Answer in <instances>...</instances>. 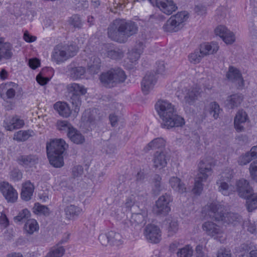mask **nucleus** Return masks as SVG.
Segmentation results:
<instances>
[{"instance_id": "nucleus-46", "label": "nucleus", "mask_w": 257, "mask_h": 257, "mask_svg": "<svg viewBox=\"0 0 257 257\" xmlns=\"http://www.w3.org/2000/svg\"><path fill=\"white\" fill-rule=\"evenodd\" d=\"M108 57L113 59H120L123 57V53L119 49H111L107 51Z\"/></svg>"}, {"instance_id": "nucleus-37", "label": "nucleus", "mask_w": 257, "mask_h": 257, "mask_svg": "<svg viewBox=\"0 0 257 257\" xmlns=\"http://www.w3.org/2000/svg\"><path fill=\"white\" fill-rule=\"evenodd\" d=\"M246 199V205L249 212H251L257 208V194L251 193Z\"/></svg>"}, {"instance_id": "nucleus-22", "label": "nucleus", "mask_w": 257, "mask_h": 257, "mask_svg": "<svg viewBox=\"0 0 257 257\" xmlns=\"http://www.w3.org/2000/svg\"><path fill=\"white\" fill-rule=\"evenodd\" d=\"M0 191L9 202L15 201L16 198L15 197L14 189L8 182L4 181L0 183Z\"/></svg>"}, {"instance_id": "nucleus-56", "label": "nucleus", "mask_w": 257, "mask_h": 257, "mask_svg": "<svg viewBox=\"0 0 257 257\" xmlns=\"http://www.w3.org/2000/svg\"><path fill=\"white\" fill-rule=\"evenodd\" d=\"M142 49H139V51H136L133 49L128 53V58L132 62H135L137 61L141 54Z\"/></svg>"}, {"instance_id": "nucleus-23", "label": "nucleus", "mask_w": 257, "mask_h": 257, "mask_svg": "<svg viewBox=\"0 0 257 257\" xmlns=\"http://www.w3.org/2000/svg\"><path fill=\"white\" fill-rule=\"evenodd\" d=\"M34 189V185L30 181H27L23 183L21 192L22 199L26 201L31 200Z\"/></svg>"}, {"instance_id": "nucleus-58", "label": "nucleus", "mask_w": 257, "mask_h": 257, "mask_svg": "<svg viewBox=\"0 0 257 257\" xmlns=\"http://www.w3.org/2000/svg\"><path fill=\"white\" fill-rule=\"evenodd\" d=\"M83 174V168L80 165H76L72 169V175L73 178L81 177Z\"/></svg>"}, {"instance_id": "nucleus-42", "label": "nucleus", "mask_w": 257, "mask_h": 257, "mask_svg": "<svg viewBox=\"0 0 257 257\" xmlns=\"http://www.w3.org/2000/svg\"><path fill=\"white\" fill-rule=\"evenodd\" d=\"M33 212L37 215H44L45 216L49 215L50 213L49 208L39 203H35L33 208Z\"/></svg>"}, {"instance_id": "nucleus-31", "label": "nucleus", "mask_w": 257, "mask_h": 257, "mask_svg": "<svg viewBox=\"0 0 257 257\" xmlns=\"http://www.w3.org/2000/svg\"><path fill=\"white\" fill-rule=\"evenodd\" d=\"M54 109L62 116L68 117L71 113V109L68 104L64 102H57L54 105Z\"/></svg>"}, {"instance_id": "nucleus-60", "label": "nucleus", "mask_w": 257, "mask_h": 257, "mask_svg": "<svg viewBox=\"0 0 257 257\" xmlns=\"http://www.w3.org/2000/svg\"><path fill=\"white\" fill-rule=\"evenodd\" d=\"M229 31V30H228L225 26L221 25L216 27L214 30L215 34L219 36L221 38L224 37V35Z\"/></svg>"}, {"instance_id": "nucleus-33", "label": "nucleus", "mask_w": 257, "mask_h": 257, "mask_svg": "<svg viewBox=\"0 0 257 257\" xmlns=\"http://www.w3.org/2000/svg\"><path fill=\"white\" fill-rule=\"evenodd\" d=\"M67 136L74 143L82 144L85 142L84 137L74 127L67 133Z\"/></svg>"}, {"instance_id": "nucleus-6", "label": "nucleus", "mask_w": 257, "mask_h": 257, "mask_svg": "<svg viewBox=\"0 0 257 257\" xmlns=\"http://www.w3.org/2000/svg\"><path fill=\"white\" fill-rule=\"evenodd\" d=\"M99 79L104 86L112 87L118 83L124 82L126 79V75L121 69L116 68L102 73Z\"/></svg>"}, {"instance_id": "nucleus-54", "label": "nucleus", "mask_w": 257, "mask_h": 257, "mask_svg": "<svg viewBox=\"0 0 257 257\" xmlns=\"http://www.w3.org/2000/svg\"><path fill=\"white\" fill-rule=\"evenodd\" d=\"M204 56L199 51H195L189 55V60L191 63L197 64L200 62Z\"/></svg>"}, {"instance_id": "nucleus-44", "label": "nucleus", "mask_w": 257, "mask_h": 257, "mask_svg": "<svg viewBox=\"0 0 257 257\" xmlns=\"http://www.w3.org/2000/svg\"><path fill=\"white\" fill-rule=\"evenodd\" d=\"M109 243L114 245H118L121 243L122 238L121 235L114 231L108 232Z\"/></svg>"}, {"instance_id": "nucleus-63", "label": "nucleus", "mask_w": 257, "mask_h": 257, "mask_svg": "<svg viewBox=\"0 0 257 257\" xmlns=\"http://www.w3.org/2000/svg\"><path fill=\"white\" fill-rule=\"evenodd\" d=\"M108 232L107 233H101L99 235L98 239L103 245H107L109 243Z\"/></svg>"}, {"instance_id": "nucleus-20", "label": "nucleus", "mask_w": 257, "mask_h": 257, "mask_svg": "<svg viewBox=\"0 0 257 257\" xmlns=\"http://www.w3.org/2000/svg\"><path fill=\"white\" fill-rule=\"evenodd\" d=\"M156 78L153 72H148L142 81V90L145 94H148L153 89Z\"/></svg>"}, {"instance_id": "nucleus-49", "label": "nucleus", "mask_w": 257, "mask_h": 257, "mask_svg": "<svg viewBox=\"0 0 257 257\" xmlns=\"http://www.w3.org/2000/svg\"><path fill=\"white\" fill-rule=\"evenodd\" d=\"M253 159L249 152H247L245 154L239 157L238 163L239 165L243 166L249 163Z\"/></svg>"}, {"instance_id": "nucleus-11", "label": "nucleus", "mask_w": 257, "mask_h": 257, "mask_svg": "<svg viewBox=\"0 0 257 257\" xmlns=\"http://www.w3.org/2000/svg\"><path fill=\"white\" fill-rule=\"evenodd\" d=\"M202 228L208 235L214 238L222 237L223 233L222 227L211 221H206L203 223Z\"/></svg>"}, {"instance_id": "nucleus-14", "label": "nucleus", "mask_w": 257, "mask_h": 257, "mask_svg": "<svg viewBox=\"0 0 257 257\" xmlns=\"http://www.w3.org/2000/svg\"><path fill=\"white\" fill-rule=\"evenodd\" d=\"M227 79L235 83L238 89H241L244 86V82L239 70L233 67H230L226 74Z\"/></svg>"}, {"instance_id": "nucleus-61", "label": "nucleus", "mask_w": 257, "mask_h": 257, "mask_svg": "<svg viewBox=\"0 0 257 257\" xmlns=\"http://www.w3.org/2000/svg\"><path fill=\"white\" fill-rule=\"evenodd\" d=\"M217 257H231L230 250L225 248H220L217 252Z\"/></svg>"}, {"instance_id": "nucleus-32", "label": "nucleus", "mask_w": 257, "mask_h": 257, "mask_svg": "<svg viewBox=\"0 0 257 257\" xmlns=\"http://www.w3.org/2000/svg\"><path fill=\"white\" fill-rule=\"evenodd\" d=\"M146 199L143 194H139L137 195H131L126 199L125 205L127 208H131L135 206V204L143 203L146 202Z\"/></svg>"}, {"instance_id": "nucleus-59", "label": "nucleus", "mask_w": 257, "mask_h": 257, "mask_svg": "<svg viewBox=\"0 0 257 257\" xmlns=\"http://www.w3.org/2000/svg\"><path fill=\"white\" fill-rule=\"evenodd\" d=\"M222 39L223 41L227 44H232L235 40L234 34L230 31L228 32Z\"/></svg>"}, {"instance_id": "nucleus-8", "label": "nucleus", "mask_w": 257, "mask_h": 257, "mask_svg": "<svg viewBox=\"0 0 257 257\" xmlns=\"http://www.w3.org/2000/svg\"><path fill=\"white\" fill-rule=\"evenodd\" d=\"M172 201L171 196L167 193L161 196L156 202L153 212L157 215H167L170 211V203Z\"/></svg>"}, {"instance_id": "nucleus-51", "label": "nucleus", "mask_w": 257, "mask_h": 257, "mask_svg": "<svg viewBox=\"0 0 257 257\" xmlns=\"http://www.w3.org/2000/svg\"><path fill=\"white\" fill-rule=\"evenodd\" d=\"M161 180L162 178L160 176L157 175L155 177L153 191L157 194H159L164 189L163 186L161 183Z\"/></svg>"}, {"instance_id": "nucleus-39", "label": "nucleus", "mask_w": 257, "mask_h": 257, "mask_svg": "<svg viewBox=\"0 0 257 257\" xmlns=\"http://www.w3.org/2000/svg\"><path fill=\"white\" fill-rule=\"evenodd\" d=\"M193 249L190 245H186L184 247L179 248L176 254L177 257H192Z\"/></svg>"}, {"instance_id": "nucleus-2", "label": "nucleus", "mask_w": 257, "mask_h": 257, "mask_svg": "<svg viewBox=\"0 0 257 257\" xmlns=\"http://www.w3.org/2000/svg\"><path fill=\"white\" fill-rule=\"evenodd\" d=\"M68 145L62 139H54L47 143L46 149L50 163L54 167L60 168L64 165L63 154Z\"/></svg>"}, {"instance_id": "nucleus-48", "label": "nucleus", "mask_w": 257, "mask_h": 257, "mask_svg": "<svg viewBox=\"0 0 257 257\" xmlns=\"http://www.w3.org/2000/svg\"><path fill=\"white\" fill-rule=\"evenodd\" d=\"M233 177V171L231 169H226L220 175L219 180H222V181L229 182L230 180Z\"/></svg>"}, {"instance_id": "nucleus-27", "label": "nucleus", "mask_w": 257, "mask_h": 257, "mask_svg": "<svg viewBox=\"0 0 257 257\" xmlns=\"http://www.w3.org/2000/svg\"><path fill=\"white\" fill-rule=\"evenodd\" d=\"M16 84L13 82H8L3 83L0 85V94L2 97H3L4 92L6 91V94L8 98H12L15 95V90L14 88Z\"/></svg>"}, {"instance_id": "nucleus-36", "label": "nucleus", "mask_w": 257, "mask_h": 257, "mask_svg": "<svg viewBox=\"0 0 257 257\" xmlns=\"http://www.w3.org/2000/svg\"><path fill=\"white\" fill-rule=\"evenodd\" d=\"M166 145L165 140L162 138H158L150 142L146 146L147 151L154 149H159V151L163 150Z\"/></svg>"}, {"instance_id": "nucleus-5", "label": "nucleus", "mask_w": 257, "mask_h": 257, "mask_svg": "<svg viewBox=\"0 0 257 257\" xmlns=\"http://www.w3.org/2000/svg\"><path fill=\"white\" fill-rule=\"evenodd\" d=\"M77 51V48L74 45H58L54 47L52 53V61L57 64L63 63L74 56Z\"/></svg>"}, {"instance_id": "nucleus-43", "label": "nucleus", "mask_w": 257, "mask_h": 257, "mask_svg": "<svg viewBox=\"0 0 257 257\" xmlns=\"http://www.w3.org/2000/svg\"><path fill=\"white\" fill-rule=\"evenodd\" d=\"M207 110L214 119H216L218 117L220 109L219 105L216 102H212L210 103L207 106Z\"/></svg>"}, {"instance_id": "nucleus-21", "label": "nucleus", "mask_w": 257, "mask_h": 257, "mask_svg": "<svg viewBox=\"0 0 257 257\" xmlns=\"http://www.w3.org/2000/svg\"><path fill=\"white\" fill-rule=\"evenodd\" d=\"M244 99L242 94L237 93L227 96L225 101L226 106L229 109H234L240 105Z\"/></svg>"}, {"instance_id": "nucleus-15", "label": "nucleus", "mask_w": 257, "mask_h": 257, "mask_svg": "<svg viewBox=\"0 0 257 257\" xmlns=\"http://www.w3.org/2000/svg\"><path fill=\"white\" fill-rule=\"evenodd\" d=\"M147 215V213L146 209H141L139 212L132 213L131 218L125 223L128 227L135 228L144 223Z\"/></svg>"}, {"instance_id": "nucleus-12", "label": "nucleus", "mask_w": 257, "mask_h": 257, "mask_svg": "<svg viewBox=\"0 0 257 257\" xmlns=\"http://www.w3.org/2000/svg\"><path fill=\"white\" fill-rule=\"evenodd\" d=\"M144 234L147 239L152 243H158L161 239L160 229L154 225H148L145 229Z\"/></svg>"}, {"instance_id": "nucleus-40", "label": "nucleus", "mask_w": 257, "mask_h": 257, "mask_svg": "<svg viewBox=\"0 0 257 257\" xmlns=\"http://www.w3.org/2000/svg\"><path fill=\"white\" fill-rule=\"evenodd\" d=\"M92 61L88 65V70L92 74H97L100 71L101 60L99 58L94 57Z\"/></svg>"}, {"instance_id": "nucleus-4", "label": "nucleus", "mask_w": 257, "mask_h": 257, "mask_svg": "<svg viewBox=\"0 0 257 257\" xmlns=\"http://www.w3.org/2000/svg\"><path fill=\"white\" fill-rule=\"evenodd\" d=\"M199 173L196 177L193 192L194 194L200 195L203 188L202 182L207 180L208 177L212 173L211 165L207 160H201L198 164Z\"/></svg>"}, {"instance_id": "nucleus-25", "label": "nucleus", "mask_w": 257, "mask_h": 257, "mask_svg": "<svg viewBox=\"0 0 257 257\" xmlns=\"http://www.w3.org/2000/svg\"><path fill=\"white\" fill-rule=\"evenodd\" d=\"M169 184L175 191L179 193L182 194L186 192L185 184L177 177H171L169 179Z\"/></svg>"}, {"instance_id": "nucleus-47", "label": "nucleus", "mask_w": 257, "mask_h": 257, "mask_svg": "<svg viewBox=\"0 0 257 257\" xmlns=\"http://www.w3.org/2000/svg\"><path fill=\"white\" fill-rule=\"evenodd\" d=\"M32 131H20L17 132V141L24 142L32 136Z\"/></svg>"}, {"instance_id": "nucleus-28", "label": "nucleus", "mask_w": 257, "mask_h": 257, "mask_svg": "<svg viewBox=\"0 0 257 257\" xmlns=\"http://www.w3.org/2000/svg\"><path fill=\"white\" fill-rule=\"evenodd\" d=\"M218 49L219 46L216 43H204L200 45V53L204 57L216 53Z\"/></svg>"}, {"instance_id": "nucleus-19", "label": "nucleus", "mask_w": 257, "mask_h": 257, "mask_svg": "<svg viewBox=\"0 0 257 257\" xmlns=\"http://www.w3.org/2000/svg\"><path fill=\"white\" fill-rule=\"evenodd\" d=\"M200 95V89L197 86L186 89L184 92V101L186 104L192 105Z\"/></svg>"}, {"instance_id": "nucleus-9", "label": "nucleus", "mask_w": 257, "mask_h": 257, "mask_svg": "<svg viewBox=\"0 0 257 257\" xmlns=\"http://www.w3.org/2000/svg\"><path fill=\"white\" fill-rule=\"evenodd\" d=\"M170 159V155L166 149L157 151L153 155L152 159L153 166L155 169L161 170L167 165Z\"/></svg>"}, {"instance_id": "nucleus-1", "label": "nucleus", "mask_w": 257, "mask_h": 257, "mask_svg": "<svg viewBox=\"0 0 257 257\" xmlns=\"http://www.w3.org/2000/svg\"><path fill=\"white\" fill-rule=\"evenodd\" d=\"M156 109L162 120L163 127L170 129L182 126L185 124L183 117L177 113L175 106L166 100H159L155 105Z\"/></svg>"}, {"instance_id": "nucleus-7", "label": "nucleus", "mask_w": 257, "mask_h": 257, "mask_svg": "<svg viewBox=\"0 0 257 257\" xmlns=\"http://www.w3.org/2000/svg\"><path fill=\"white\" fill-rule=\"evenodd\" d=\"M188 18V14L186 12H179L172 16L166 22L163 28L165 31L169 32H177L182 29L184 23Z\"/></svg>"}, {"instance_id": "nucleus-10", "label": "nucleus", "mask_w": 257, "mask_h": 257, "mask_svg": "<svg viewBox=\"0 0 257 257\" xmlns=\"http://www.w3.org/2000/svg\"><path fill=\"white\" fill-rule=\"evenodd\" d=\"M119 28V30L121 32L122 36L125 37L124 43L125 42L127 38L130 36L136 34L138 31L137 25L132 22H126L123 20L117 19Z\"/></svg>"}, {"instance_id": "nucleus-41", "label": "nucleus", "mask_w": 257, "mask_h": 257, "mask_svg": "<svg viewBox=\"0 0 257 257\" xmlns=\"http://www.w3.org/2000/svg\"><path fill=\"white\" fill-rule=\"evenodd\" d=\"M169 224L168 227L169 235L172 236L177 232L178 230V222L176 218L169 217L167 219Z\"/></svg>"}, {"instance_id": "nucleus-16", "label": "nucleus", "mask_w": 257, "mask_h": 257, "mask_svg": "<svg viewBox=\"0 0 257 257\" xmlns=\"http://www.w3.org/2000/svg\"><path fill=\"white\" fill-rule=\"evenodd\" d=\"M236 187L238 195L243 198L248 197L253 192V189L249 185L248 182L243 179L236 181Z\"/></svg>"}, {"instance_id": "nucleus-52", "label": "nucleus", "mask_w": 257, "mask_h": 257, "mask_svg": "<svg viewBox=\"0 0 257 257\" xmlns=\"http://www.w3.org/2000/svg\"><path fill=\"white\" fill-rule=\"evenodd\" d=\"M248 170L251 179L257 182V161L250 164Z\"/></svg>"}, {"instance_id": "nucleus-13", "label": "nucleus", "mask_w": 257, "mask_h": 257, "mask_svg": "<svg viewBox=\"0 0 257 257\" xmlns=\"http://www.w3.org/2000/svg\"><path fill=\"white\" fill-rule=\"evenodd\" d=\"M117 25H118V23L117 19L110 24L107 29L108 37L112 40L119 43H124L125 37L122 36Z\"/></svg>"}, {"instance_id": "nucleus-24", "label": "nucleus", "mask_w": 257, "mask_h": 257, "mask_svg": "<svg viewBox=\"0 0 257 257\" xmlns=\"http://www.w3.org/2000/svg\"><path fill=\"white\" fill-rule=\"evenodd\" d=\"M12 46L11 43L5 42V39L0 37V61L9 59L12 56Z\"/></svg>"}, {"instance_id": "nucleus-35", "label": "nucleus", "mask_w": 257, "mask_h": 257, "mask_svg": "<svg viewBox=\"0 0 257 257\" xmlns=\"http://www.w3.org/2000/svg\"><path fill=\"white\" fill-rule=\"evenodd\" d=\"M66 88L68 92L71 94L84 95L86 93V89L83 85L76 83L67 85Z\"/></svg>"}, {"instance_id": "nucleus-50", "label": "nucleus", "mask_w": 257, "mask_h": 257, "mask_svg": "<svg viewBox=\"0 0 257 257\" xmlns=\"http://www.w3.org/2000/svg\"><path fill=\"white\" fill-rule=\"evenodd\" d=\"M57 126L59 130L67 131V133L73 127V126L66 120H58L57 122Z\"/></svg>"}, {"instance_id": "nucleus-17", "label": "nucleus", "mask_w": 257, "mask_h": 257, "mask_svg": "<svg viewBox=\"0 0 257 257\" xmlns=\"http://www.w3.org/2000/svg\"><path fill=\"white\" fill-rule=\"evenodd\" d=\"M156 5L163 13L168 15L177 9L173 0H156Z\"/></svg>"}, {"instance_id": "nucleus-29", "label": "nucleus", "mask_w": 257, "mask_h": 257, "mask_svg": "<svg viewBox=\"0 0 257 257\" xmlns=\"http://www.w3.org/2000/svg\"><path fill=\"white\" fill-rule=\"evenodd\" d=\"M228 182L218 180L216 184L218 186V191L224 196H229L234 191L233 186L228 183Z\"/></svg>"}, {"instance_id": "nucleus-18", "label": "nucleus", "mask_w": 257, "mask_h": 257, "mask_svg": "<svg viewBox=\"0 0 257 257\" xmlns=\"http://www.w3.org/2000/svg\"><path fill=\"white\" fill-rule=\"evenodd\" d=\"M248 119L246 112L243 109L239 110L234 118V125L236 131L237 132L244 131V125Z\"/></svg>"}, {"instance_id": "nucleus-64", "label": "nucleus", "mask_w": 257, "mask_h": 257, "mask_svg": "<svg viewBox=\"0 0 257 257\" xmlns=\"http://www.w3.org/2000/svg\"><path fill=\"white\" fill-rule=\"evenodd\" d=\"M9 224V221L6 215L2 213L0 216V225L4 228H6Z\"/></svg>"}, {"instance_id": "nucleus-53", "label": "nucleus", "mask_w": 257, "mask_h": 257, "mask_svg": "<svg viewBox=\"0 0 257 257\" xmlns=\"http://www.w3.org/2000/svg\"><path fill=\"white\" fill-rule=\"evenodd\" d=\"M69 24L74 28L80 29L82 26V23L80 17L77 15H73L69 20Z\"/></svg>"}, {"instance_id": "nucleus-30", "label": "nucleus", "mask_w": 257, "mask_h": 257, "mask_svg": "<svg viewBox=\"0 0 257 257\" xmlns=\"http://www.w3.org/2000/svg\"><path fill=\"white\" fill-rule=\"evenodd\" d=\"M64 211L66 218L69 220L74 219L83 211L81 208L74 205L67 206Z\"/></svg>"}, {"instance_id": "nucleus-26", "label": "nucleus", "mask_w": 257, "mask_h": 257, "mask_svg": "<svg viewBox=\"0 0 257 257\" xmlns=\"http://www.w3.org/2000/svg\"><path fill=\"white\" fill-rule=\"evenodd\" d=\"M70 77L74 80L81 78L85 73V69L82 66H76L74 63H71L67 66Z\"/></svg>"}, {"instance_id": "nucleus-57", "label": "nucleus", "mask_w": 257, "mask_h": 257, "mask_svg": "<svg viewBox=\"0 0 257 257\" xmlns=\"http://www.w3.org/2000/svg\"><path fill=\"white\" fill-rule=\"evenodd\" d=\"M31 216V213L27 208L23 209L17 215V221H20L28 219Z\"/></svg>"}, {"instance_id": "nucleus-34", "label": "nucleus", "mask_w": 257, "mask_h": 257, "mask_svg": "<svg viewBox=\"0 0 257 257\" xmlns=\"http://www.w3.org/2000/svg\"><path fill=\"white\" fill-rule=\"evenodd\" d=\"M39 229L37 221L34 219H28L24 226V230L28 235H32Z\"/></svg>"}, {"instance_id": "nucleus-62", "label": "nucleus", "mask_w": 257, "mask_h": 257, "mask_svg": "<svg viewBox=\"0 0 257 257\" xmlns=\"http://www.w3.org/2000/svg\"><path fill=\"white\" fill-rule=\"evenodd\" d=\"M28 64L32 69H35L40 66V61L36 58L30 59Z\"/></svg>"}, {"instance_id": "nucleus-45", "label": "nucleus", "mask_w": 257, "mask_h": 257, "mask_svg": "<svg viewBox=\"0 0 257 257\" xmlns=\"http://www.w3.org/2000/svg\"><path fill=\"white\" fill-rule=\"evenodd\" d=\"M4 126L7 131H12L16 128V116L9 117L4 120Z\"/></svg>"}, {"instance_id": "nucleus-3", "label": "nucleus", "mask_w": 257, "mask_h": 257, "mask_svg": "<svg viewBox=\"0 0 257 257\" xmlns=\"http://www.w3.org/2000/svg\"><path fill=\"white\" fill-rule=\"evenodd\" d=\"M205 209L207 210L208 215L216 221H223L227 223H234L235 222H239L241 220L240 216L236 213L224 212V207L216 202L207 205Z\"/></svg>"}, {"instance_id": "nucleus-38", "label": "nucleus", "mask_w": 257, "mask_h": 257, "mask_svg": "<svg viewBox=\"0 0 257 257\" xmlns=\"http://www.w3.org/2000/svg\"><path fill=\"white\" fill-rule=\"evenodd\" d=\"M64 252L65 249L63 246L56 245L51 248L44 257H62Z\"/></svg>"}, {"instance_id": "nucleus-55", "label": "nucleus", "mask_w": 257, "mask_h": 257, "mask_svg": "<svg viewBox=\"0 0 257 257\" xmlns=\"http://www.w3.org/2000/svg\"><path fill=\"white\" fill-rule=\"evenodd\" d=\"M81 95L71 94V102L75 107L74 110L75 111L79 109V107L81 104V100L80 98Z\"/></svg>"}]
</instances>
